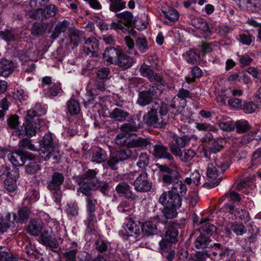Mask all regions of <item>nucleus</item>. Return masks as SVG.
<instances>
[{
  "label": "nucleus",
  "instance_id": "obj_16",
  "mask_svg": "<svg viewBox=\"0 0 261 261\" xmlns=\"http://www.w3.org/2000/svg\"><path fill=\"white\" fill-rule=\"evenodd\" d=\"M178 234V231L176 228L172 226L168 227L166 231L164 239L160 242V246L166 247L169 246L170 244L176 242Z\"/></svg>",
  "mask_w": 261,
  "mask_h": 261
},
{
  "label": "nucleus",
  "instance_id": "obj_43",
  "mask_svg": "<svg viewBox=\"0 0 261 261\" xmlns=\"http://www.w3.org/2000/svg\"><path fill=\"white\" fill-rule=\"evenodd\" d=\"M119 21L122 22L125 25L129 24L132 23L133 18L132 13L128 11H124L116 14Z\"/></svg>",
  "mask_w": 261,
  "mask_h": 261
},
{
  "label": "nucleus",
  "instance_id": "obj_55",
  "mask_svg": "<svg viewBox=\"0 0 261 261\" xmlns=\"http://www.w3.org/2000/svg\"><path fill=\"white\" fill-rule=\"evenodd\" d=\"M170 196H172V191L164 192L160 197L159 201L164 206H167L169 201Z\"/></svg>",
  "mask_w": 261,
  "mask_h": 261
},
{
  "label": "nucleus",
  "instance_id": "obj_58",
  "mask_svg": "<svg viewBox=\"0 0 261 261\" xmlns=\"http://www.w3.org/2000/svg\"><path fill=\"white\" fill-rule=\"evenodd\" d=\"M40 169L39 165L36 162H31L27 165L25 171L28 173L34 174Z\"/></svg>",
  "mask_w": 261,
  "mask_h": 261
},
{
  "label": "nucleus",
  "instance_id": "obj_35",
  "mask_svg": "<svg viewBox=\"0 0 261 261\" xmlns=\"http://www.w3.org/2000/svg\"><path fill=\"white\" fill-rule=\"evenodd\" d=\"M69 24V21L66 20L58 22L56 25L55 30L52 34L53 38L54 39H56L59 36L61 33L65 32Z\"/></svg>",
  "mask_w": 261,
  "mask_h": 261
},
{
  "label": "nucleus",
  "instance_id": "obj_6",
  "mask_svg": "<svg viewBox=\"0 0 261 261\" xmlns=\"http://www.w3.org/2000/svg\"><path fill=\"white\" fill-rule=\"evenodd\" d=\"M57 225L54 222H49L43 228L39 234V241L42 244L52 248H56L58 243L55 238V229Z\"/></svg>",
  "mask_w": 261,
  "mask_h": 261
},
{
  "label": "nucleus",
  "instance_id": "obj_8",
  "mask_svg": "<svg viewBox=\"0 0 261 261\" xmlns=\"http://www.w3.org/2000/svg\"><path fill=\"white\" fill-rule=\"evenodd\" d=\"M140 222L128 219L124 223L120 233L123 239H129L133 242H136L140 234Z\"/></svg>",
  "mask_w": 261,
  "mask_h": 261
},
{
  "label": "nucleus",
  "instance_id": "obj_56",
  "mask_svg": "<svg viewBox=\"0 0 261 261\" xmlns=\"http://www.w3.org/2000/svg\"><path fill=\"white\" fill-rule=\"evenodd\" d=\"M132 154V151L129 149H125L117 152L115 155L119 161H122L128 159Z\"/></svg>",
  "mask_w": 261,
  "mask_h": 261
},
{
  "label": "nucleus",
  "instance_id": "obj_47",
  "mask_svg": "<svg viewBox=\"0 0 261 261\" xmlns=\"http://www.w3.org/2000/svg\"><path fill=\"white\" fill-rule=\"evenodd\" d=\"M195 155V152L191 149H186L183 152L180 151V154L178 155L181 161L187 162L191 161Z\"/></svg>",
  "mask_w": 261,
  "mask_h": 261
},
{
  "label": "nucleus",
  "instance_id": "obj_10",
  "mask_svg": "<svg viewBox=\"0 0 261 261\" xmlns=\"http://www.w3.org/2000/svg\"><path fill=\"white\" fill-rule=\"evenodd\" d=\"M234 253L232 250L223 247L220 244H215L212 249V253L208 255L213 260L226 261L230 260Z\"/></svg>",
  "mask_w": 261,
  "mask_h": 261
},
{
  "label": "nucleus",
  "instance_id": "obj_42",
  "mask_svg": "<svg viewBox=\"0 0 261 261\" xmlns=\"http://www.w3.org/2000/svg\"><path fill=\"white\" fill-rule=\"evenodd\" d=\"M210 242L211 240L208 236L201 233L197 238L195 242V245L197 248H205L207 247Z\"/></svg>",
  "mask_w": 261,
  "mask_h": 261
},
{
  "label": "nucleus",
  "instance_id": "obj_25",
  "mask_svg": "<svg viewBox=\"0 0 261 261\" xmlns=\"http://www.w3.org/2000/svg\"><path fill=\"white\" fill-rule=\"evenodd\" d=\"M14 69V66L11 61L3 59L0 62V75L8 76Z\"/></svg>",
  "mask_w": 261,
  "mask_h": 261
},
{
  "label": "nucleus",
  "instance_id": "obj_51",
  "mask_svg": "<svg viewBox=\"0 0 261 261\" xmlns=\"http://www.w3.org/2000/svg\"><path fill=\"white\" fill-rule=\"evenodd\" d=\"M58 9L54 5H49L45 7L43 13L45 18H49L54 16L57 13Z\"/></svg>",
  "mask_w": 261,
  "mask_h": 261
},
{
  "label": "nucleus",
  "instance_id": "obj_63",
  "mask_svg": "<svg viewBox=\"0 0 261 261\" xmlns=\"http://www.w3.org/2000/svg\"><path fill=\"white\" fill-rule=\"evenodd\" d=\"M44 32L43 27L39 24L35 23L31 29L32 34L35 36L42 35Z\"/></svg>",
  "mask_w": 261,
  "mask_h": 261
},
{
  "label": "nucleus",
  "instance_id": "obj_24",
  "mask_svg": "<svg viewBox=\"0 0 261 261\" xmlns=\"http://www.w3.org/2000/svg\"><path fill=\"white\" fill-rule=\"evenodd\" d=\"M134 63L133 59L128 55L122 53H119L116 64L123 69L130 68Z\"/></svg>",
  "mask_w": 261,
  "mask_h": 261
},
{
  "label": "nucleus",
  "instance_id": "obj_60",
  "mask_svg": "<svg viewBox=\"0 0 261 261\" xmlns=\"http://www.w3.org/2000/svg\"><path fill=\"white\" fill-rule=\"evenodd\" d=\"M62 89L60 85L58 84H51V86L49 87V92L53 96H56L58 94L61 93Z\"/></svg>",
  "mask_w": 261,
  "mask_h": 261
},
{
  "label": "nucleus",
  "instance_id": "obj_38",
  "mask_svg": "<svg viewBox=\"0 0 261 261\" xmlns=\"http://www.w3.org/2000/svg\"><path fill=\"white\" fill-rule=\"evenodd\" d=\"M162 12L166 18L168 19L169 22L165 21V23H168L171 21H175L178 19L179 14L178 11L174 9H169L168 10H162Z\"/></svg>",
  "mask_w": 261,
  "mask_h": 261
},
{
  "label": "nucleus",
  "instance_id": "obj_1",
  "mask_svg": "<svg viewBox=\"0 0 261 261\" xmlns=\"http://www.w3.org/2000/svg\"><path fill=\"white\" fill-rule=\"evenodd\" d=\"M138 127L130 123L124 124L121 127L122 133L117 135L116 143L120 146H126L128 148H146L155 156L160 158L173 159L172 156L167 152V149L162 145H154L147 139L134 137L135 132Z\"/></svg>",
  "mask_w": 261,
  "mask_h": 261
},
{
  "label": "nucleus",
  "instance_id": "obj_21",
  "mask_svg": "<svg viewBox=\"0 0 261 261\" xmlns=\"http://www.w3.org/2000/svg\"><path fill=\"white\" fill-rule=\"evenodd\" d=\"M200 224L201 225L200 227L201 233L205 236H212L216 233V227L213 224H211L206 217L201 219Z\"/></svg>",
  "mask_w": 261,
  "mask_h": 261
},
{
  "label": "nucleus",
  "instance_id": "obj_62",
  "mask_svg": "<svg viewBox=\"0 0 261 261\" xmlns=\"http://www.w3.org/2000/svg\"><path fill=\"white\" fill-rule=\"evenodd\" d=\"M80 32L78 31H73L70 35V42L74 45H77L80 41Z\"/></svg>",
  "mask_w": 261,
  "mask_h": 261
},
{
  "label": "nucleus",
  "instance_id": "obj_28",
  "mask_svg": "<svg viewBox=\"0 0 261 261\" xmlns=\"http://www.w3.org/2000/svg\"><path fill=\"white\" fill-rule=\"evenodd\" d=\"M153 93L150 90L145 91L139 94L137 103L141 106L148 105L151 101Z\"/></svg>",
  "mask_w": 261,
  "mask_h": 261
},
{
  "label": "nucleus",
  "instance_id": "obj_13",
  "mask_svg": "<svg viewBox=\"0 0 261 261\" xmlns=\"http://www.w3.org/2000/svg\"><path fill=\"white\" fill-rule=\"evenodd\" d=\"M189 141L190 138L188 136L178 137L174 135L172 141L169 144L171 152L175 155H178L180 154V148L185 146Z\"/></svg>",
  "mask_w": 261,
  "mask_h": 261
},
{
  "label": "nucleus",
  "instance_id": "obj_41",
  "mask_svg": "<svg viewBox=\"0 0 261 261\" xmlns=\"http://www.w3.org/2000/svg\"><path fill=\"white\" fill-rule=\"evenodd\" d=\"M110 117L116 121H122L128 117V114L120 109L116 108L110 113Z\"/></svg>",
  "mask_w": 261,
  "mask_h": 261
},
{
  "label": "nucleus",
  "instance_id": "obj_34",
  "mask_svg": "<svg viewBox=\"0 0 261 261\" xmlns=\"http://www.w3.org/2000/svg\"><path fill=\"white\" fill-rule=\"evenodd\" d=\"M258 132V130H255L250 132V133L244 135L241 139L242 143L243 144H247L250 143L251 141H255V143H257L261 139L260 136H256Z\"/></svg>",
  "mask_w": 261,
  "mask_h": 261
},
{
  "label": "nucleus",
  "instance_id": "obj_11",
  "mask_svg": "<svg viewBox=\"0 0 261 261\" xmlns=\"http://www.w3.org/2000/svg\"><path fill=\"white\" fill-rule=\"evenodd\" d=\"M140 74L142 76L147 77L150 81L153 82L157 85L159 90H162V87L164 86L165 82L162 77L155 73L151 67L143 63L140 68Z\"/></svg>",
  "mask_w": 261,
  "mask_h": 261
},
{
  "label": "nucleus",
  "instance_id": "obj_64",
  "mask_svg": "<svg viewBox=\"0 0 261 261\" xmlns=\"http://www.w3.org/2000/svg\"><path fill=\"white\" fill-rule=\"evenodd\" d=\"M257 108L256 105L253 102H249L244 105V111L247 114H251L255 112Z\"/></svg>",
  "mask_w": 261,
  "mask_h": 261
},
{
  "label": "nucleus",
  "instance_id": "obj_36",
  "mask_svg": "<svg viewBox=\"0 0 261 261\" xmlns=\"http://www.w3.org/2000/svg\"><path fill=\"white\" fill-rule=\"evenodd\" d=\"M66 106L68 112L70 115L77 114L81 110L79 102L74 99H70L68 100L67 102Z\"/></svg>",
  "mask_w": 261,
  "mask_h": 261
},
{
  "label": "nucleus",
  "instance_id": "obj_44",
  "mask_svg": "<svg viewBox=\"0 0 261 261\" xmlns=\"http://www.w3.org/2000/svg\"><path fill=\"white\" fill-rule=\"evenodd\" d=\"M18 145L20 148L23 149H29L31 151L37 150L36 146L32 143V140L27 138L20 140Z\"/></svg>",
  "mask_w": 261,
  "mask_h": 261
},
{
  "label": "nucleus",
  "instance_id": "obj_12",
  "mask_svg": "<svg viewBox=\"0 0 261 261\" xmlns=\"http://www.w3.org/2000/svg\"><path fill=\"white\" fill-rule=\"evenodd\" d=\"M189 92L188 90L181 89L179 90L177 96H175L169 105L170 108L172 109L170 112L175 115L180 108H184L186 105V98L189 97Z\"/></svg>",
  "mask_w": 261,
  "mask_h": 261
},
{
  "label": "nucleus",
  "instance_id": "obj_5",
  "mask_svg": "<svg viewBox=\"0 0 261 261\" xmlns=\"http://www.w3.org/2000/svg\"><path fill=\"white\" fill-rule=\"evenodd\" d=\"M30 211L27 207L20 209L17 214H13V220H11V215L7 214L2 217L0 221V234L7 231L8 228L12 226L14 221L17 223H23L27 222L30 216Z\"/></svg>",
  "mask_w": 261,
  "mask_h": 261
},
{
  "label": "nucleus",
  "instance_id": "obj_14",
  "mask_svg": "<svg viewBox=\"0 0 261 261\" xmlns=\"http://www.w3.org/2000/svg\"><path fill=\"white\" fill-rule=\"evenodd\" d=\"M135 189L139 192L148 191L151 188V182L148 180V175L143 172L134 181Z\"/></svg>",
  "mask_w": 261,
  "mask_h": 261
},
{
  "label": "nucleus",
  "instance_id": "obj_22",
  "mask_svg": "<svg viewBox=\"0 0 261 261\" xmlns=\"http://www.w3.org/2000/svg\"><path fill=\"white\" fill-rule=\"evenodd\" d=\"M227 234H229L232 231L237 235H242L246 232V229L241 223L235 222L227 224L225 226Z\"/></svg>",
  "mask_w": 261,
  "mask_h": 261
},
{
  "label": "nucleus",
  "instance_id": "obj_20",
  "mask_svg": "<svg viewBox=\"0 0 261 261\" xmlns=\"http://www.w3.org/2000/svg\"><path fill=\"white\" fill-rule=\"evenodd\" d=\"M192 25L201 31H202L204 37H208L212 35V32L210 30L208 23L202 18H196L192 20Z\"/></svg>",
  "mask_w": 261,
  "mask_h": 261
},
{
  "label": "nucleus",
  "instance_id": "obj_61",
  "mask_svg": "<svg viewBox=\"0 0 261 261\" xmlns=\"http://www.w3.org/2000/svg\"><path fill=\"white\" fill-rule=\"evenodd\" d=\"M39 199V194L38 192L35 190L29 191L25 198V201L35 202Z\"/></svg>",
  "mask_w": 261,
  "mask_h": 261
},
{
  "label": "nucleus",
  "instance_id": "obj_33",
  "mask_svg": "<svg viewBox=\"0 0 261 261\" xmlns=\"http://www.w3.org/2000/svg\"><path fill=\"white\" fill-rule=\"evenodd\" d=\"M225 205L226 208L229 210V213L233 214L237 219H243L246 218L248 215L246 211L237 208L234 209V206L231 203H226Z\"/></svg>",
  "mask_w": 261,
  "mask_h": 261
},
{
  "label": "nucleus",
  "instance_id": "obj_53",
  "mask_svg": "<svg viewBox=\"0 0 261 261\" xmlns=\"http://www.w3.org/2000/svg\"><path fill=\"white\" fill-rule=\"evenodd\" d=\"M43 5H42V6ZM31 7L34 9V10L30 11L27 13V15L29 17L32 18L33 19H37L40 18L41 16H42L43 10L42 9L39 8L40 6L35 8L32 7L31 6Z\"/></svg>",
  "mask_w": 261,
  "mask_h": 261
},
{
  "label": "nucleus",
  "instance_id": "obj_59",
  "mask_svg": "<svg viewBox=\"0 0 261 261\" xmlns=\"http://www.w3.org/2000/svg\"><path fill=\"white\" fill-rule=\"evenodd\" d=\"M112 3L113 4L110 5V9L113 12H117L125 8L126 3L125 2L115 1Z\"/></svg>",
  "mask_w": 261,
  "mask_h": 261
},
{
  "label": "nucleus",
  "instance_id": "obj_48",
  "mask_svg": "<svg viewBox=\"0 0 261 261\" xmlns=\"http://www.w3.org/2000/svg\"><path fill=\"white\" fill-rule=\"evenodd\" d=\"M179 207H175L171 206H165L163 210V214L166 219H173L177 216V208Z\"/></svg>",
  "mask_w": 261,
  "mask_h": 261
},
{
  "label": "nucleus",
  "instance_id": "obj_54",
  "mask_svg": "<svg viewBox=\"0 0 261 261\" xmlns=\"http://www.w3.org/2000/svg\"><path fill=\"white\" fill-rule=\"evenodd\" d=\"M239 63L242 66H249L253 61V59L249 57V55L245 54L240 55L237 54Z\"/></svg>",
  "mask_w": 261,
  "mask_h": 261
},
{
  "label": "nucleus",
  "instance_id": "obj_4",
  "mask_svg": "<svg viewBox=\"0 0 261 261\" xmlns=\"http://www.w3.org/2000/svg\"><path fill=\"white\" fill-rule=\"evenodd\" d=\"M39 156L44 160H47L51 158L58 162L60 159V154L58 149L53 144L51 134H46L40 143V148L38 150Z\"/></svg>",
  "mask_w": 261,
  "mask_h": 261
},
{
  "label": "nucleus",
  "instance_id": "obj_26",
  "mask_svg": "<svg viewBox=\"0 0 261 261\" xmlns=\"http://www.w3.org/2000/svg\"><path fill=\"white\" fill-rule=\"evenodd\" d=\"M116 190L118 193L123 194L128 199L134 200L136 198V195L130 190V186L125 182L118 185L116 187Z\"/></svg>",
  "mask_w": 261,
  "mask_h": 261
},
{
  "label": "nucleus",
  "instance_id": "obj_39",
  "mask_svg": "<svg viewBox=\"0 0 261 261\" xmlns=\"http://www.w3.org/2000/svg\"><path fill=\"white\" fill-rule=\"evenodd\" d=\"M182 57L188 63L191 64L196 63L199 58V55L194 50H189L182 54Z\"/></svg>",
  "mask_w": 261,
  "mask_h": 261
},
{
  "label": "nucleus",
  "instance_id": "obj_32",
  "mask_svg": "<svg viewBox=\"0 0 261 261\" xmlns=\"http://www.w3.org/2000/svg\"><path fill=\"white\" fill-rule=\"evenodd\" d=\"M170 191H173V193L178 195L180 197L186 194L187 189L186 185L181 180L178 179L172 185Z\"/></svg>",
  "mask_w": 261,
  "mask_h": 261
},
{
  "label": "nucleus",
  "instance_id": "obj_23",
  "mask_svg": "<svg viewBox=\"0 0 261 261\" xmlns=\"http://www.w3.org/2000/svg\"><path fill=\"white\" fill-rule=\"evenodd\" d=\"M84 49L88 55L91 53L92 56H95V54H96L98 51V41L97 39L94 37L89 38L85 43Z\"/></svg>",
  "mask_w": 261,
  "mask_h": 261
},
{
  "label": "nucleus",
  "instance_id": "obj_46",
  "mask_svg": "<svg viewBox=\"0 0 261 261\" xmlns=\"http://www.w3.org/2000/svg\"><path fill=\"white\" fill-rule=\"evenodd\" d=\"M244 4L246 10L249 12H254L260 9V4L255 0H246Z\"/></svg>",
  "mask_w": 261,
  "mask_h": 261
},
{
  "label": "nucleus",
  "instance_id": "obj_27",
  "mask_svg": "<svg viewBox=\"0 0 261 261\" xmlns=\"http://www.w3.org/2000/svg\"><path fill=\"white\" fill-rule=\"evenodd\" d=\"M0 37L7 42H12L18 37V33L15 30L5 29L0 31Z\"/></svg>",
  "mask_w": 261,
  "mask_h": 261
},
{
  "label": "nucleus",
  "instance_id": "obj_15",
  "mask_svg": "<svg viewBox=\"0 0 261 261\" xmlns=\"http://www.w3.org/2000/svg\"><path fill=\"white\" fill-rule=\"evenodd\" d=\"M8 158L10 162L16 166L23 165L27 159H29L30 160L33 159V158L30 155L24 154L21 150L9 153Z\"/></svg>",
  "mask_w": 261,
  "mask_h": 261
},
{
  "label": "nucleus",
  "instance_id": "obj_49",
  "mask_svg": "<svg viewBox=\"0 0 261 261\" xmlns=\"http://www.w3.org/2000/svg\"><path fill=\"white\" fill-rule=\"evenodd\" d=\"M167 206L180 207L181 205V199L177 194H175L172 191V196H170Z\"/></svg>",
  "mask_w": 261,
  "mask_h": 261
},
{
  "label": "nucleus",
  "instance_id": "obj_37",
  "mask_svg": "<svg viewBox=\"0 0 261 261\" xmlns=\"http://www.w3.org/2000/svg\"><path fill=\"white\" fill-rule=\"evenodd\" d=\"M111 28L117 32H122L124 34L132 35L133 37H136L137 32L134 30H129L127 28L123 27L119 22H113L111 23Z\"/></svg>",
  "mask_w": 261,
  "mask_h": 261
},
{
  "label": "nucleus",
  "instance_id": "obj_17",
  "mask_svg": "<svg viewBox=\"0 0 261 261\" xmlns=\"http://www.w3.org/2000/svg\"><path fill=\"white\" fill-rule=\"evenodd\" d=\"M156 221H159V217H156L153 220L145 222L141 225L142 232L144 235L149 236L158 234V229L155 223Z\"/></svg>",
  "mask_w": 261,
  "mask_h": 261
},
{
  "label": "nucleus",
  "instance_id": "obj_18",
  "mask_svg": "<svg viewBox=\"0 0 261 261\" xmlns=\"http://www.w3.org/2000/svg\"><path fill=\"white\" fill-rule=\"evenodd\" d=\"M98 85L97 84L92 85V82H90L87 86V93L85 96L84 100V106L85 107L93 104V101L97 95Z\"/></svg>",
  "mask_w": 261,
  "mask_h": 261
},
{
  "label": "nucleus",
  "instance_id": "obj_50",
  "mask_svg": "<svg viewBox=\"0 0 261 261\" xmlns=\"http://www.w3.org/2000/svg\"><path fill=\"white\" fill-rule=\"evenodd\" d=\"M149 164V158L146 153L142 152L139 155L138 161L137 165L138 167L144 168Z\"/></svg>",
  "mask_w": 261,
  "mask_h": 261
},
{
  "label": "nucleus",
  "instance_id": "obj_30",
  "mask_svg": "<svg viewBox=\"0 0 261 261\" xmlns=\"http://www.w3.org/2000/svg\"><path fill=\"white\" fill-rule=\"evenodd\" d=\"M43 228L42 224L40 222L33 220L30 222L28 227L27 231L33 236H39L41 234Z\"/></svg>",
  "mask_w": 261,
  "mask_h": 261
},
{
  "label": "nucleus",
  "instance_id": "obj_52",
  "mask_svg": "<svg viewBox=\"0 0 261 261\" xmlns=\"http://www.w3.org/2000/svg\"><path fill=\"white\" fill-rule=\"evenodd\" d=\"M136 45L141 53H145L148 49L147 41L145 38H138L136 40Z\"/></svg>",
  "mask_w": 261,
  "mask_h": 261
},
{
  "label": "nucleus",
  "instance_id": "obj_29",
  "mask_svg": "<svg viewBox=\"0 0 261 261\" xmlns=\"http://www.w3.org/2000/svg\"><path fill=\"white\" fill-rule=\"evenodd\" d=\"M63 175L59 173H55L53 175L52 180L48 184V188L50 190H56L60 188L64 181Z\"/></svg>",
  "mask_w": 261,
  "mask_h": 261
},
{
  "label": "nucleus",
  "instance_id": "obj_3",
  "mask_svg": "<svg viewBox=\"0 0 261 261\" xmlns=\"http://www.w3.org/2000/svg\"><path fill=\"white\" fill-rule=\"evenodd\" d=\"M228 167V164L222 159L210 161L206 168V176L208 178L212 179V182L204 184L203 186L212 188L218 186L221 180L220 174Z\"/></svg>",
  "mask_w": 261,
  "mask_h": 261
},
{
  "label": "nucleus",
  "instance_id": "obj_40",
  "mask_svg": "<svg viewBox=\"0 0 261 261\" xmlns=\"http://www.w3.org/2000/svg\"><path fill=\"white\" fill-rule=\"evenodd\" d=\"M46 110L40 105H36L35 108L28 111L27 117L33 119L34 117L40 116L46 113Z\"/></svg>",
  "mask_w": 261,
  "mask_h": 261
},
{
  "label": "nucleus",
  "instance_id": "obj_45",
  "mask_svg": "<svg viewBox=\"0 0 261 261\" xmlns=\"http://www.w3.org/2000/svg\"><path fill=\"white\" fill-rule=\"evenodd\" d=\"M236 130L238 133H243L250 128V126L247 121L241 120L235 122Z\"/></svg>",
  "mask_w": 261,
  "mask_h": 261
},
{
  "label": "nucleus",
  "instance_id": "obj_19",
  "mask_svg": "<svg viewBox=\"0 0 261 261\" xmlns=\"http://www.w3.org/2000/svg\"><path fill=\"white\" fill-rule=\"evenodd\" d=\"M119 53V50L116 48H107L102 55L104 62L107 65L116 63V59L117 58Z\"/></svg>",
  "mask_w": 261,
  "mask_h": 261
},
{
  "label": "nucleus",
  "instance_id": "obj_57",
  "mask_svg": "<svg viewBox=\"0 0 261 261\" xmlns=\"http://www.w3.org/2000/svg\"><path fill=\"white\" fill-rule=\"evenodd\" d=\"M87 181L85 180L81 182L77 192H81L85 195H89L91 192V187L90 183L87 184Z\"/></svg>",
  "mask_w": 261,
  "mask_h": 261
},
{
  "label": "nucleus",
  "instance_id": "obj_9",
  "mask_svg": "<svg viewBox=\"0 0 261 261\" xmlns=\"http://www.w3.org/2000/svg\"><path fill=\"white\" fill-rule=\"evenodd\" d=\"M170 166L172 169L167 165H161L159 169L163 183L173 185L178 179V172L176 170L177 167L174 162H172Z\"/></svg>",
  "mask_w": 261,
  "mask_h": 261
},
{
  "label": "nucleus",
  "instance_id": "obj_31",
  "mask_svg": "<svg viewBox=\"0 0 261 261\" xmlns=\"http://www.w3.org/2000/svg\"><path fill=\"white\" fill-rule=\"evenodd\" d=\"M32 119L26 116V122L23 124L24 127V134L28 137H33L36 134L37 129L34 123V121H32Z\"/></svg>",
  "mask_w": 261,
  "mask_h": 261
},
{
  "label": "nucleus",
  "instance_id": "obj_7",
  "mask_svg": "<svg viewBox=\"0 0 261 261\" xmlns=\"http://www.w3.org/2000/svg\"><path fill=\"white\" fill-rule=\"evenodd\" d=\"M2 178H5L4 181V187L9 192L15 190L16 188V179L19 177V173L18 168H15L11 170L7 166H4L1 170Z\"/></svg>",
  "mask_w": 261,
  "mask_h": 261
},
{
  "label": "nucleus",
  "instance_id": "obj_2",
  "mask_svg": "<svg viewBox=\"0 0 261 261\" xmlns=\"http://www.w3.org/2000/svg\"><path fill=\"white\" fill-rule=\"evenodd\" d=\"M171 109L164 103L160 105L158 103H154L152 105V108L148 113L143 116L144 122L154 127H163L167 121L164 117Z\"/></svg>",
  "mask_w": 261,
  "mask_h": 261
}]
</instances>
